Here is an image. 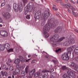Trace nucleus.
<instances>
[{"label": "nucleus", "instance_id": "1", "mask_svg": "<svg viewBox=\"0 0 78 78\" xmlns=\"http://www.w3.org/2000/svg\"><path fill=\"white\" fill-rule=\"evenodd\" d=\"M54 28L53 23H49L47 24L43 27L44 32H45L46 30H47L46 32H48L50 30V28Z\"/></svg>", "mask_w": 78, "mask_h": 78}, {"label": "nucleus", "instance_id": "2", "mask_svg": "<svg viewBox=\"0 0 78 78\" xmlns=\"http://www.w3.org/2000/svg\"><path fill=\"white\" fill-rule=\"evenodd\" d=\"M50 13L48 11H45L44 16H42L41 17L44 20H46L50 17Z\"/></svg>", "mask_w": 78, "mask_h": 78}, {"label": "nucleus", "instance_id": "3", "mask_svg": "<svg viewBox=\"0 0 78 78\" xmlns=\"http://www.w3.org/2000/svg\"><path fill=\"white\" fill-rule=\"evenodd\" d=\"M0 35L3 37H7L8 36V32L5 31L1 30L0 31Z\"/></svg>", "mask_w": 78, "mask_h": 78}, {"label": "nucleus", "instance_id": "4", "mask_svg": "<svg viewBox=\"0 0 78 78\" xmlns=\"http://www.w3.org/2000/svg\"><path fill=\"white\" fill-rule=\"evenodd\" d=\"M62 58L63 60L67 61L69 59V57L68 56V55L67 53L64 54L62 56Z\"/></svg>", "mask_w": 78, "mask_h": 78}, {"label": "nucleus", "instance_id": "5", "mask_svg": "<svg viewBox=\"0 0 78 78\" xmlns=\"http://www.w3.org/2000/svg\"><path fill=\"white\" fill-rule=\"evenodd\" d=\"M3 17L6 19H8L9 18L11 17L10 14L8 12L3 13L2 14Z\"/></svg>", "mask_w": 78, "mask_h": 78}, {"label": "nucleus", "instance_id": "6", "mask_svg": "<svg viewBox=\"0 0 78 78\" xmlns=\"http://www.w3.org/2000/svg\"><path fill=\"white\" fill-rule=\"evenodd\" d=\"M74 48V47L72 46L68 48L67 49V51H68V52L67 53V55H70V54H71V53H72V51L73 50Z\"/></svg>", "mask_w": 78, "mask_h": 78}, {"label": "nucleus", "instance_id": "7", "mask_svg": "<svg viewBox=\"0 0 78 78\" xmlns=\"http://www.w3.org/2000/svg\"><path fill=\"white\" fill-rule=\"evenodd\" d=\"M34 7L33 3L31 2H30L28 3L26 7L27 8V9H29V8L33 9Z\"/></svg>", "mask_w": 78, "mask_h": 78}, {"label": "nucleus", "instance_id": "8", "mask_svg": "<svg viewBox=\"0 0 78 78\" xmlns=\"http://www.w3.org/2000/svg\"><path fill=\"white\" fill-rule=\"evenodd\" d=\"M64 39H65V37H63L61 38L60 39L58 40L57 41H55V42L56 44L57 45H59L60 44V42H61V41H63Z\"/></svg>", "mask_w": 78, "mask_h": 78}, {"label": "nucleus", "instance_id": "9", "mask_svg": "<svg viewBox=\"0 0 78 78\" xmlns=\"http://www.w3.org/2000/svg\"><path fill=\"white\" fill-rule=\"evenodd\" d=\"M13 8L15 11H20V8H18L17 5H16V4H13Z\"/></svg>", "mask_w": 78, "mask_h": 78}, {"label": "nucleus", "instance_id": "10", "mask_svg": "<svg viewBox=\"0 0 78 78\" xmlns=\"http://www.w3.org/2000/svg\"><path fill=\"white\" fill-rule=\"evenodd\" d=\"M20 73V70L19 69H16L15 70V72H13V74L14 75H16Z\"/></svg>", "mask_w": 78, "mask_h": 78}, {"label": "nucleus", "instance_id": "11", "mask_svg": "<svg viewBox=\"0 0 78 78\" xmlns=\"http://www.w3.org/2000/svg\"><path fill=\"white\" fill-rule=\"evenodd\" d=\"M53 71H54V69H49V71L47 70L43 71H42V73H48V72L50 73V72H53Z\"/></svg>", "mask_w": 78, "mask_h": 78}, {"label": "nucleus", "instance_id": "12", "mask_svg": "<svg viewBox=\"0 0 78 78\" xmlns=\"http://www.w3.org/2000/svg\"><path fill=\"white\" fill-rule=\"evenodd\" d=\"M58 25H59V21L56 20L53 23V27L54 28H55V27H56Z\"/></svg>", "mask_w": 78, "mask_h": 78}, {"label": "nucleus", "instance_id": "13", "mask_svg": "<svg viewBox=\"0 0 78 78\" xmlns=\"http://www.w3.org/2000/svg\"><path fill=\"white\" fill-rule=\"evenodd\" d=\"M63 45L65 47H67V46H69V45H70V43H69V40L68 41H66L63 43Z\"/></svg>", "mask_w": 78, "mask_h": 78}, {"label": "nucleus", "instance_id": "14", "mask_svg": "<svg viewBox=\"0 0 78 78\" xmlns=\"http://www.w3.org/2000/svg\"><path fill=\"white\" fill-rule=\"evenodd\" d=\"M62 30V29L61 28V27H58L55 30V33H58L59 31H61Z\"/></svg>", "mask_w": 78, "mask_h": 78}, {"label": "nucleus", "instance_id": "15", "mask_svg": "<svg viewBox=\"0 0 78 78\" xmlns=\"http://www.w3.org/2000/svg\"><path fill=\"white\" fill-rule=\"evenodd\" d=\"M61 4L62 6H63L64 7V8H69L70 5H69L67 4L64 5V3L63 2H61Z\"/></svg>", "mask_w": 78, "mask_h": 78}, {"label": "nucleus", "instance_id": "16", "mask_svg": "<svg viewBox=\"0 0 78 78\" xmlns=\"http://www.w3.org/2000/svg\"><path fill=\"white\" fill-rule=\"evenodd\" d=\"M68 41H69V43L70 45L72 44H73L75 42L74 38H72L71 39L69 40Z\"/></svg>", "mask_w": 78, "mask_h": 78}, {"label": "nucleus", "instance_id": "17", "mask_svg": "<svg viewBox=\"0 0 78 78\" xmlns=\"http://www.w3.org/2000/svg\"><path fill=\"white\" fill-rule=\"evenodd\" d=\"M43 31H44V35H45V37L46 38H47L49 37V34H48L47 33L48 32H47V30H46V31H45V32H44V30L43 29Z\"/></svg>", "mask_w": 78, "mask_h": 78}, {"label": "nucleus", "instance_id": "18", "mask_svg": "<svg viewBox=\"0 0 78 78\" xmlns=\"http://www.w3.org/2000/svg\"><path fill=\"white\" fill-rule=\"evenodd\" d=\"M70 66L73 67H74V70H75V68H76V65L75 64V63L73 62H71Z\"/></svg>", "mask_w": 78, "mask_h": 78}, {"label": "nucleus", "instance_id": "19", "mask_svg": "<svg viewBox=\"0 0 78 78\" xmlns=\"http://www.w3.org/2000/svg\"><path fill=\"white\" fill-rule=\"evenodd\" d=\"M4 48L6 49H9L10 48V45L8 43L5 44L4 45Z\"/></svg>", "mask_w": 78, "mask_h": 78}, {"label": "nucleus", "instance_id": "20", "mask_svg": "<svg viewBox=\"0 0 78 78\" xmlns=\"http://www.w3.org/2000/svg\"><path fill=\"white\" fill-rule=\"evenodd\" d=\"M34 72H35V69H34L30 72L29 73L30 75L31 76H32L34 75Z\"/></svg>", "mask_w": 78, "mask_h": 78}, {"label": "nucleus", "instance_id": "21", "mask_svg": "<svg viewBox=\"0 0 78 78\" xmlns=\"http://www.w3.org/2000/svg\"><path fill=\"white\" fill-rule=\"evenodd\" d=\"M70 76H71L72 78H75L76 76L75 75V72L73 71H72V73L71 75H70Z\"/></svg>", "mask_w": 78, "mask_h": 78}, {"label": "nucleus", "instance_id": "22", "mask_svg": "<svg viewBox=\"0 0 78 78\" xmlns=\"http://www.w3.org/2000/svg\"><path fill=\"white\" fill-rule=\"evenodd\" d=\"M74 52L76 55H78V47L74 49Z\"/></svg>", "mask_w": 78, "mask_h": 78}, {"label": "nucleus", "instance_id": "23", "mask_svg": "<svg viewBox=\"0 0 78 78\" xmlns=\"http://www.w3.org/2000/svg\"><path fill=\"white\" fill-rule=\"evenodd\" d=\"M50 40L51 41V42H55L56 41L54 36H52V37H51L50 38Z\"/></svg>", "mask_w": 78, "mask_h": 78}, {"label": "nucleus", "instance_id": "24", "mask_svg": "<svg viewBox=\"0 0 78 78\" xmlns=\"http://www.w3.org/2000/svg\"><path fill=\"white\" fill-rule=\"evenodd\" d=\"M20 62V59L17 58L15 60L14 62V63H15V64H19Z\"/></svg>", "mask_w": 78, "mask_h": 78}, {"label": "nucleus", "instance_id": "25", "mask_svg": "<svg viewBox=\"0 0 78 78\" xmlns=\"http://www.w3.org/2000/svg\"><path fill=\"white\" fill-rule=\"evenodd\" d=\"M69 8H70V9H71L72 10V12H73V14L74 15V14H75V13L74 12V11H75V9L72 6H71L70 5V6L69 7Z\"/></svg>", "mask_w": 78, "mask_h": 78}, {"label": "nucleus", "instance_id": "26", "mask_svg": "<svg viewBox=\"0 0 78 78\" xmlns=\"http://www.w3.org/2000/svg\"><path fill=\"white\" fill-rule=\"evenodd\" d=\"M5 50V47L3 45L0 44V50L1 51H4Z\"/></svg>", "mask_w": 78, "mask_h": 78}, {"label": "nucleus", "instance_id": "27", "mask_svg": "<svg viewBox=\"0 0 78 78\" xmlns=\"http://www.w3.org/2000/svg\"><path fill=\"white\" fill-rule=\"evenodd\" d=\"M68 55V57L69 56V59H73V57L74 56H73V55H70H70H69V54H67Z\"/></svg>", "mask_w": 78, "mask_h": 78}, {"label": "nucleus", "instance_id": "28", "mask_svg": "<svg viewBox=\"0 0 78 78\" xmlns=\"http://www.w3.org/2000/svg\"><path fill=\"white\" fill-rule=\"evenodd\" d=\"M53 36H54V38H55V39L56 41L59 38V36L58 34L55 35Z\"/></svg>", "mask_w": 78, "mask_h": 78}, {"label": "nucleus", "instance_id": "29", "mask_svg": "<svg viewBox=\"0 0 78 78\" xmlns=\"http://www.w3.org/2000/svg\"><path fill=\"white\" fill-rule=\"evenodd\" d=\"M40 74V73L39 72H37L35 73L34 75V77L35 78H36V77H37Z\"/></svg>", "mask_w": 78, "mask_h": 78}, {"label": "nucleus", "instance_id": "30", "mask_svg": "<svg viewBox=\"0 0 78 78\" xmlns=\"http://www.w3.org/2000/svg\"><path fill=\"white\" fill-rule=\"evenodd\" d=\"M41 16L37 15H35L34 16V18L36 19H39Z\"/></svg>", "mask_w": 78, "mask_h": 78}, {"label": "nucleus", "instance_id": "31", "mask_svg": "<svg viewBox=\"0 0 78 78\" xmlns=\"http://www.w3.org/2000/svg\"><path fill=\"white\" fill-rule=\"evenodd\" d=\"M41 11H38L36 12L35 15H37L38 16H41Z\"/></svg>", "mask_w": 78, "mask_h": 78}, {"label": "nucleus", "instance_id": "32", "mask_svg": "<svg viewBox=\"0 0 78 78\" xmlns=\"http://www.w3.org/2000/svg\"><path fill=\"white\" fill-rule=\"evenodd\" d=\"M6 9H7V10H8L9 11H10L11 9V6H10V5H9L7 6Z\"/></svg>", "mask_w": 78, "mask_h": 78}, {"label": "nucleus", "instance_id": "33", "mask_svg": "<svg viewBox=\"0 0 78 78\" xmlns=\"http://www.w3.org/2000/svg\"><path fill=\"white\" fill-rule=\"evenodd\" d=\"M25 8H26L27 10L29 11V12H32L33 9L31 8L28 9V7H26Z\"/></svg>", "mask_w": 78, "mask_h": 78}, {"label": "nucleus", "instance_id": "34", "mask_svg": "<svg viewBox=\"0 0 78 78\" xmlns=\"http://www.w3.org/2000/svg\"><path fill=\"white\" fill-rule=\"evenodd\" d=\"M26 75V73L24 71H22L21 73V75L22 76H24Z\"/></svg>", "mask_w": 78, "mask_h": 78}, {"label": "nucleus", "instance_id": "35", "mask_svg": "<svg viewBox=\"0 0 78 78\" xmlns=\"http://www.w3.org/2000/svg\"><path fill=\"white\" fill-rule=\"evenodd\" d=\"M67 73H68V74L69 75H70H70H71V73H72V71H71V70H68L67 71Z\"/></svg>", "mask_w": 78, "mask_h": 78}, {"label": "nucleus", "instance_id": "36", "mask_svg": "<svg viewBox=\"0 0 78 78\" xmlns=\"http://www.w3.org/2000/svg\"><path fill=\"white\" fill-rule=\"evenodd\" d=\"M44 74V78H47L48 77V73H43Z\"/></svg>", "mask_w": 78, "mask_h": 78}, {"label": "nucleus", "instance_id": "37", "mask_svg": "<svg viewBox=\"0 0 78 78\" xmlns=\"http://www.w3.org/2000/svg\"><path fill=\"white\" fill-rule=\"evenodd\" d=\"M67 67H66V66H63L62 67V69L63 70H64L67 69Z\"/></svg>", "mask_w": 78, "mask_h": 78}, {"label": "nucleus", "instance_id": "38", "mask_svg": "<svg viewBox=\"0 0 78 78\" xmlns=\"http://www.w3.org/2000/svg\"><path fill=\"white\" fill-rule=\"evenodd\" d=\"M6 65H2L1 66L2 68V69H5L6 68Z\"/></svg>", "mask_w": 78, "mask_h": 78}, {"label": "nucleus", "instance_id": "39", "mask_svg": "<svg viewBox=\"0 0 78 78\" xmlns=\"http://www.w3.org/2000/svg\"><path fill=\"white\" fill-rule=\"evenodd\" d=\"M23 2L24 5H25V4L28 2V1L27 0H23Z\"/></svg>", "mask_w": 78, "mask_h": 78}, {"label": "nucleus", "instance_id": "40", "mask_svg": "<svg viewBox=\"0 0 78 78\" xmlns=\"http://www.w3.org/2000/svg\"><path fill=\"white\" fill-rule=\"evenodd\" d=\"M9 69L11 70V71H13L14 70V68H13V67L10 66L9 67Z\"/></svg>", "mask_w": 78, "mask_h": 78}, {"label": "nucleus", "instance_id": "41", "mask_svg": "<svg viewBox=\"0 0 78 78\" xmlns=\"http://www.w3.org/2000/svg\"><path fill=\"white\" fill-rule=\"evenodd\" d=\"M16 68H17L18 69H19L20 68L21 66H20V64H17L16 65Z\"/></svg>", "mask_w": 78, "mask_h": 78}, {"label": "nucleus", "instance_id": "42", "mask_svg": "<svg viewBox=\"0 0 78 78\" xmlns=\"http://www.w3.org/2000/svg\"><path fill=\"white\" fill-rule=\"evenodd\" d=\"M67 76V74H65L62 76V77L63 78H66Z\"/></svg>", "mask_w": 78, "mask_h": 78}, {"label": "nucleus", "instance_id": "43", "mask_svg": "<svg viewBox=\"0 0 78 78\" xmlns=\"http://www.w3.org/2000/svg\"><path fill=\"white\" fill-rule=\"evenodd\" d=\"M26 18L27 19H30V16L27 15V16H26Z\"/></svg>", "mask_w": 78, "mask_h": 78}, {"label": "nucleus", "instance_id": "44", "mask_svg": "<svg viewBox=\"0 0 78 78\" xmlns=\"http://www.w3.org/2000/svg\"><path fill=\"white\" fill-rule=\"evenodd\" d=\"M52 62H54L55 64H58V62L56 60H53Z\"/></svg>", "mask_w": 78, "mask_h": 78}, {"label": "nucleus", "instance_id": "45", "mask_svg": "<svg viewBox=\"0 0 78 78\" xmlns=\"http://www.w3.org/2000/svg\"><path fill=\"white\" fill-rule=\"evenodd\" d=\"M53 10H54L55 11H56L58 10V9L56 8L55 7H52Z\"/></svg>", "mask_w": 78, "mask_h": 78}, {"label": "nucleus", "instance_id": "46", "mask_svg": "<svg viewBox=\"0 0 78 78\" xmlns=\"http://www.w3.org/2000/svg\"><path fill=\"white\" fill-rule=\"evenodd\" d=\"M20 60L21 61H23V57L22 56H19Z\"/></svg>", "mask_w": 78, "mask_h": 78}, {"label": "nucleus", "instance_id": "47", "mask_svg": "<svg viewBox=\"0 0 78 78\" xmlns=\"http://www.w3.org/2000/svg\"><path fill=\"white\" fill-rule=\"evenodd\" d=\"M4 75L5 76H8V73H7L6 72H4Z\"/></svg>", "mask_w": 78, "mask_h": 78}, {"label": "nucleus", "instance_id": "48", "mask_svg": "<svg viewBox=\"0 0 78 78\" xmlns=\"http://www.w3.org/2000/svg\"><path fill=\"white\" fill-rule=\"evenodd\" d=\"M36 62V60H33L31 62V63L32 64H33L34 63H35V62Z\"/></svg>", "mask_w": 78, "mask_h": 78}, {"label": "nucleus", "instance_id": "49", "mask_svg": "<svg viewBox=\"0 0 78 78\" xmlns=\"http://www.w3.org/2000/svg\"><path fill=\"white\" fill-rule=\"evenodd\" d=\"M1 73L3 76H4V72L3 71H1Z\"/></svg>", "mask_w": 78, "mask_h": 78}, {"label": "nucleus", "instance_id": "50", "mask_svg": "<svg viewBox=\"0 0 78 78\" xmlns=\"http://www.w3.org/2000/svg\"><path fill=\"white\" fill-rule=\"evenodd\" d=\"M39 78H44V75H42V74H41V75H40L39 76Z\"/></svg>", "mask_w": 78, "mask_h": 78}, {"label": "nucleus", "instance_id": "51", "mask_svg": "<svg viewBox=\"0 0 78 78\" xmlns=\"http://www.w3.org/2000/svg\"><path fill=\"white\" fill-rule=\"evenodd\" d=\"M13 51V49H9L8 50V52H11V51Z\"/></svg>", "mask_w": 78, "mask_h": 78}, {"label": "nucleus", "instance_id": "52", "mask_svg": "<svg viewBox=\"0 0 78 78\" xmlns=\"http://www.w3.org/2000/svg\"><path fill=\"white\" fill-rule=\"evenodd\" d=\"M53 46L54 47H55L57 46V45L55 42L54 44H53Z\"/></svg>", "mask_w": 78, "mask_h": 78}, {"label": "nucleus", "instance_id": "53", "mask_svg": "<svg viewBox=\"0 0 78 78\" xmlns=\"http://www.w3.org/2000/svg\"><path fill=\"white\" fill-rule=\"evenodd\" d=\"M5 5V2H3L1 4V6H3Z\"/></svg>", "mask_w": 78, "mask_h": 78}, {"label": "nucleus", "instance_id": "54", "mask_svg": "<svg viewBox=\"0 0 78 78\" xmlns=\"http://www.w3.org/2000/svg\"><path fill=\"white\" fill-rule=\"evenodd\" d=\"M28 11H27V10L26 11H25L24 12V14L25 15H27V13H28Z\"/></svg>", "mask_w": 78, "mask_h": 78}, {"label": "nucleus", "instance_id": "55", "mask_svg": "<svg viewBox=\"0 0 78 78\" xmlns=\"http://www.w3.org/2000/svg\"><path fill=\"white\" fill-rule=\"evenodd\" d=\"M28 72H29L28 69H25L26 73H28Z\"/></svg>", "mask_w": 78, "mask_h": 78}, {"label": "nucleus", "instance_id": "56", "mask_svg": "<svg viewBox=\"0 0 78 78\" xmlns=\"http://www.w3.org/2000/svg\"><path fill=\"white\" fill-rule=\"evenodd\" d=\"M6 64H7V65H8V66H11V64L9 63H8V62H6Z\"/></svg>", "mask_w": 78, "mask_h": 78}, {"label": "nucleus", "instance_id": "57", "mask_svg": "<svg viewBox=\"0 0 78 78\" xmlns=\"http://www.w3.org/2000/svg\"><path fill=\"white\" fill-rule=\"evenodd\" d=\"M2 22L3 20H2V18L0 17V23H2Z\"/></svg>", "mask_w": 78, "mask_h": 78}, {"label": "nucleus", "instance_id": "58", "mask_svg": "<svg viewBox=\"0 0 78 78\" xmlns=\"http://www.w3.org/2000/svg\"><path fill=\"white\" fill-rule=\"evenodd\" d=\"M67 11L68 12H69L70 14H71V13H72V12H71V11H70L69 9H68L67 10Z\"/></svg>", "mask_w": 78, "mask_h": 78}, {"label": "nucleus", "instance_id": "59", "mask_svg": "<svg viewBox=\"0 0 78 78\" xmlns=\"http://www.w3.org/2000/svg\"><path fill=\"white\" fill-rule=\"evenodd\" d=\"M44 24H45V22H43L41 23V25H42V26H44Z\"/></svg>", "mask_w": 78, "mask_h": 78}, {"label": "nucleus", "instance_id": "60", "mask_svg": "<svg viewBox=\"0 0 78 78\" xmlns=\"http://www.w3.org/2000/svg\"><path fill=\"white\" fill-rule=\"evenodd\" d=\"M8 61L9 62H12L10 59H8Z\"/></svg>", "mask_w": 78, "mask_h": 78}, {"label": "nucleus", "instance_id": "61", "mask_svg": "<svg viewBox=\"0 0 78 78\" xmlns=\"http://www.w3.org/2000/svg\"><path fill=\"white\" fill-rule=\"evenodd\" d=\"M59 51H61V49H58V50H56V52H58Z\"/></svg>", "mask_w": 78, "mask_h": 78}, {"label": "nucleus", "instance_id": "62", "mask_svg": "<svg viewBox=\"0 0 78 78\" xmlns=\"http://www.w3.org/2000/svg\"><path fill=\"white\" fill-rule=\"evenodd\" d=\"M29 68V66H27L25 68L26 70H28Z\"/></svg>", "mask_w": 78, "mask_h": 78}, {"label": "nucleus", "instance_id": "63", "mask_svg": "<svg viewBox=\"0 0 78 78\" xmlns=\"http://www.w3.org/2000/svg\"><path fill=\"white\" fill-rule=\"evenodd\" d=\"M70 1L71 2H72V3H73V4H75V2L73 1L72 0H71Z\"/></svg>", "mask_w": 78, "mask_h": 78}, {"label": "nucleus", "instance_id": "64", "mask_svg": "<svg viewBox=\"0 0 78 78\" xmlns=\"http://www.w3.org/2000/svg\"><path fill=\"white\" fill-rule=\"evenodd\" d=\"M30 59H31L30 58L28 59L27 60H26V62H28V61H30Z\"/></svg>", "mask_w": 78, "mask_h": 78}]
</instances>
